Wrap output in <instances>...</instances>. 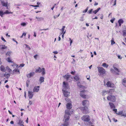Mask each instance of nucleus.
<instances>
[{
	"instance_id": "obj_1",
	"label": "nucleus",
	"mask_w": 126,
	"mask_h": 126,
	"mask_svg": "<svg viewBox=\"0 0 126 126\" xmlns=\"http://www.w3.org/2000/svg\"><path fill=\"white\" fill-rule=\"evenodd\" d=\"M67 108V110L65 111L64 119L65 120L64 124L63 125V126H68L69 124L68 121L69 119V116L70 115V110L72 108V105L71 104L68 103L66 104Z\"/></svg>"
},
{
	"instance_id": "obj_2",
	"label": "nucleus",
	"mask_w": 126,
	"mask_h": 126,
	"mask_svg": "<svg viewBox=\"0 0 126 126\" xmlns=\"http://www.w3.org/2000/svg\"><path fill=\"white\" fill-rule=\"evenodd\" d=\"M107 99L108 100L113 102H114L116 100V97L114 95H110L107 97Z\"/></svg>"
},
{
	"instance_id": "obj_3",
	"label": "nucleus",
	"mask_w": 126,
	"mask_h": 126,
	"mask_svg": "<svg viewBox=\"0 0 126 126\" xmlns=\"http://www.w3.org/2000/svg\"><path fill=\"white\" fill-rule=\"evenodd\" d=\"M81 110L83 113L87 114L89 112L88 109L86 106L81 107Z\"/></svg>"
},
{
	"instance_id": "obj_4",
	"label": "nucleus",
	"mask_w": 126,
	"mask_h": 126,
	"mask_svg": "<svg viewBox=\"0 0 126 126\" xmlns=\"http://www.w3.org/2000/svg\"><path fill=\"white\" fill-rule=\"evenodd\" d=\"M81 119L85 122H88L90 120L89 116L88 115H84L81 118Z\"/></svg>"
},
{
	"instance_id": "obj_5",
	"label": "nucleus",
	"mask_w": 126,
	"mask_h": 126,
	"mask_svg": "<svg viewBox=\"0 0 126 126\" xmlns=\"http://www.w3.org/2000/svg\"><path fill=\"white\" fill-rule=\"evenodd\" d=\"M98 71L100 75H103L105 74V69L102 67H98Z\"/></svg>"
},
{
	"instance_id": "obj_6",
	"label": "nucleus",
	"mask_w": 126,
	"mask_h": 126,
	"mask_svg": "<svg viewBox=\"0 0 126 126\" xmlns=\"http://www.w3.org/2000/svg\"><path fill=\"white\" fill-rule=\"evenodd\" d=\"M63 90H66L69 88V86L68 83H65L64 81L63 82Z\"/></svg>"
},
{
	"instance_id": "obj_7",
	"label": "nucleus",
	"mask_w": 126,
	"mask_h": 126,
	"mask_svg": "<svg viewBox=\"0 0 126 126\" xmlns=\"http://www.w3.org/2000/svg\"><path fill=\"white\" fill-rule=\"evenodd\" d=\"M1 3L3 6L6 7L7 9H8V2L6 0L1 1Z\"/></svg>"
},
{
	"instance_id": "obj_8",
	"label": "nucleus",
	"mask_w": 126,
	"mask_h": 126,
	"mask_svg": "<svg viewBox=\"0 0 126 126\" xmlns=\"http://www.w3.org/2000/svg\"><path fill=\"white\" fill-rule=\"evenodd\" d=\"M87 92V91L84 90H82L80 91V96L84 98H86V95L85 94V93Z\"/></svg>"
},
{
	"instance_id": "obj_9",
	"label": "nucleus",
	"mask_w": 126,
	"mask_h": 126,
	"mask_svg": "<svg viewBox=\"0 0 126 126\" xmlns=\"http://www.w3.org/2000/svg\"><path fill=\"white\" fill-rule=\"evenodd\" d=\"M89 103V101L87 99L84 100L82 101V105L83 106H84V107L88 105Z\"/></svg>"
},
{
	"instance_id": "obj_10",
	"label": "nucleus",
	"mask_w": 126,
	"mask_h": 126,
	"mask_svg": "<svg viewBox=\"0 0 126 126\" xmlns=\"http://www.w3.org/2000/svg\"><path fill=\"white\" fill-rule=\"evenodd\" d=\"M106 85L108 87H113L114 86V84L111 83L110 81H108L106 83Z\"/></svg>"
},
{
	"instance_id": "obj_11",
	"label": "nucleus",
	"mask_w": 126,
	"mask_h": 126,
	"mask_svg": "<svg viewBox=\"0 0 126 126\" xmlns=\"http://www.w3.org/2000/svg\"><path fill=\"white\" fill-rule=\"evenodd\" d=\"M64 95L65 97H67L69 96L70 93L66 90H63Z\"/></svg>"
},
{
	"instance_id": "obj_12",
	"label": "nucleus",
	"mask_w": 126,
	"mask_h": 126,
	"mask_svg": "<svg viewBox=\"0 0 126 126\" xmlns=\"http://www.w3.org/2000/svg\"><path fill=\"white\" fill-rule=\"evenodd\" d=\"M33 92L31 91H28V96L30 99H32L33 95Z\"/></svg>"
},
{
	"instance_id": "obj_13",
	"label": "nucleus",
	"mask_w": 126,
	"mask_h": 126,
	"mask_svg": "<svg viewBox=\"0 0 126 126\" xmlns=\"http://www.w3.org/2000/svg\"><path fill=\"white\" fill-rule=\"evenodd\" d=\"M40 87L39 86H35L33 88V92H38L39 90Z\"/></svg>"
},
{
	"instance_id": "obj_14",
	"label": "nucleus",
	"mask_w": 126,
	"mask_h": 126,
	"mask_svg": "<svg viewBox=\"0 0 126 126\" xmlns=\"http://www.w3.org/2000/svg\"><path fill=\"white\" fill-rule=\"evenodd\" d=\"M109 104L110 106L111 109H113L115 108V107L114 104L112 103L109 102Z\"/></svg>"
},
{
	"instance_id": "obj_15",
	"label": "nucleus",
	"mask_w": 126,
	"mask_h": 126,
	"mask_svg": "<svg viewBox=\"0 0 126 126\" xmlns=\"http://www.w3.org/2000/svg\"><path fill=\"white\" fill-rule=\"evenodd\" d=\"M35 73L34 72H32L30 74H27V77L28 78H31V77L33 76L34 75Z\"/></svg>"
},
{
	"instance_id": "obj_16",
	"label": "nucleus",
	"mask_w": 126,
	"mask_h": 126,
	"mask_svg": "<svg viewBox=\"0 0 126 126\" xmlns=\"http://www.w3.org/2000/svg\"><path fill=\"white\" fill-rule=\"evenodd\" d=\"M70 75H65L63 77L66 80H68L70 78Z\"/></svg>"
},
{
	"instance_id": "obj_17",
	"label": "nucleus",
	"mask_w": 126,
	"mask_h": 126,
	"mask_svg": "<svg viewBox=\"0 0 126 126\" xmlns=\"http://www.w3.org/2000/svg\"><path fill=\"white\" fill-rule=\"evenodd\" d=\"M24 123L23 122V121L22 120H21L20 119L19 120V122L17 123V124L20 125V126H24L23 124Z\"/></svg>"
},
{
	"instance_id": "obj_18",
	"label": "nucleus",
	"mask_w": 126,
	"mask_h": 126,
	"mask_svg": "<svg viewBox=\"0 0 126 126\" xmlns=\"http://www.w3.org/2000/svg\"><path fill=\"white\" fill-rule=\"evenodd\" d=\"M118 22L119 26H121V24L123 23L124 21L122 19H120L118 20Z\"/></svg>"
},
{
	"instance_id": "obj_19",
	"label": "nucleus",
	"mask_w": 126,
	"mask_h": 126,
	"mask_svg": "<svg viewBox=\"0 0 126 126\" xmlns=\"http://www.w3.org/2000/svg\"><path fill=\"white\" fill-rule=\"evenodd\" d=\"M114 91V89H110L109 91H108V93H110V94H112Z\"/></svg>"
},
{
	"instance_id": "obj_20",
	"label": "nucleus",
	"mask_w": 126,
	"mask_h": 126,
	"mask_svg": "<svg viewBox=\"0 0 126 126\" xmlns=\"http://www.w3.org/2000/svg\"><path fill=\"white\" fill-rule=\"evenodd\" d=\"M44 78L43 77H41L39 79V80L40 81V83L43 82L44 81Z\"/></svg>"
},
{
	"instance_id": "obj_21",
	"label": "nucleus",
	"mask_w": 126,
	"mask_h": 126,
	"mask_svg": "<svg viewBox=\"0 0 126 126\" xmlns=\"http://www.w3.org/2000/svg\"><path fill=\"white\" fill-rule=\"evenodd\" d=\"M0 69L1 71L3 72H5L6 70L4 67L2 65H1L0 66Z\"/></svg>"
},
{
	"instance_id": "obj_22",
	"label": "nucleus",
	"mask_w": 126,
	"mask_h": 126,
	"mask_svg": "<svg viewBox=\"0 0 126 126\" xmlns=\"http://www.w3.org/2000/svg\"><path fill=\"white\" fill-rule=\"evenodd\" d=\"M107 94H108V91L104 90L102 92V95H105Z\"/></svg>"
},
{
	"instance_id": "obj_23",
	"label": "nucleus",
	"mask_w": 126,
	"mask_h": 126,
	"mask_svg": "<svg viewBox=\"0 0 126 126\" xmlns=\"http://www.w3.org/2000/svg\"><path fill=\"white\" fill-rule=\"evenodd\" d=\"M0 46L2 47L0 48L1 49H5L7 48V47L5 46V45H0Z\"/></svg>"
},
{
	"instance_id": "obj_24",
	"label": "nucleus",
	"mask_w": 126,
	"mask_h": 126,
	"mask_svg": "<svg viewBox=\"0 0 126 126\" xmlns=\"http://www.w3.org/2000/svg\"><path fill=\"white\" fill-rule=\"evenodd\" d=\"M123 84L126 87V79H123L122 82Z\"/></svg>"
},
{
	"instance_id": "obj_25",
	"label": "nucleus",
	"mask_w": 126,
	"mask_h": 126,
	"mask_svg": "<svg viewBox=\"0 0 126 126\" xmlns=\"http://www.w3.org/2000/svg\"><path fill=\"white\" fill-rule=\"evenodd\" d=\"M41 71L42 69H41L40 67H39L38 69L36 70L35 71V72L36 73H40L41 72Z\"/></svg>"
},
{
	"instance_id": "obj_26",
	"label": "nucleus",
	"mask_w": 126,
	"mask_h": 126,
	"mask_svg": "<svg viewBox=\"0 0 126 126\" xmlns=\"http://www.w3.org/2000/svg\"><path fill=\"white\" fill-rule=\"evenodd\" d=\"M113 67L114 68V69L115 71H116V72H120V70L118 69L115 67L114 65H113Z\"/></svg>"
},
{
	"instance_id": "obj_27",
	"label": "nucleus",
	"mask_w": 126,
	"mask_h": 126,
	"mask_svg": "<svg viewBox=\"0 0 126 126\" xmlns=\"http://www.w3.org/2000/svg\"><path fill=\"white\" fill-rule=\"evenodd\" d=\"M74 79L77 81H78L80 79L79 77L77 76H75L74 77Z\"/></svg>"
},
{
	"instance_id": "obj_28",
	"label": "nucleus",
	"mask_w": 126,
	"mask_h": 126,
	"mask_svg": "<svg viewBox=\"0 0 126 126\" xmlns=\"http://www.w3.org/2000/svg\"><path fill=\"white\" fill-rule=\"evenodd\" d=\"M4 76L6 77L7 79H8L10 77L9 74H6V73H5L4 75Z\"/></svg>"
},
{
	"instance_id": "obj_29",
	"label": "nucleus",
	"mask_w": 126,
	"mask_h": 126,
	"mask_svg": "<svg viewBox=\"0 0 126 126\" xmlns=\"http://www.w3.org/2000/svg\"><path fill=\"white\" fill-rule=\"evenodd\" d=\"M15 72H18L19 73V74L20 72H19V69H15L13 71V73H14Z\"/></svg>"
},
{
	"instance_id": "obj_30",
	"label": "nucleus",
	"mask_w": 126,
	"mask_h": 126,
	"mask_svg": "<svg viewBox=\"0 0 126 126\" xmlns=\"http://www.w3.org/2000/svg\"><path fill=\"white\" fill-rule=\"evenodd\" d=\"M41 71L42 72V75H44L45 73V69L44 68H42V71Z\"/></svg>"
},
{
	"instance_id": "obj_31",
	"label": "nucleus",
	"mask_w": 126,
	"mask_h": 126,
	"mask_svg": "<svg viewBox=\"0 0 126 126\" xmlns=\"http://www.w3.org/2000/svg\"><path fill=\"white\" fill-rule=\"evenodd\" d=\"M36 18L37 19V20L38 21H40L42 20H43L44 19V18L42 17H36Z\"/></svg>"
},
{
	"instance_id": "obj_32",
	"label": "nucleus",
	"mask_w": 126,
	"mask_h": 126,
	"mask_svg": "<svg viewBox=\"0 0 126 126\" xmlns=\"http://www.w3.org/2000/svg\"><path fill=\"white\" fill-rule=\"evenodd\" d=\"M102 66L104 67L107 68L108 67V65L107 64L105 63H104L102 64Z\"/></svg>"
},
{
	"instance_id": "obj_33",
	"label": "nucleus",
	"mask_w": 126,
	"mask_h": 126,
	"mask_svg": "<svg viewBox=\"0 0 126 126\" xmlns=\"http://www.w3.org/2000/svg\"><path fill=\"white\" fill-rule=\"evenodd\" d=\"M79 82H78V83H77V84H78V83H79ZM78 86H79V87L80 88H85V86H82L81 85H78Z\"/></svg>"
},
{
	"instance_id": "obj_34",
	"label": "nucleus",
	"mask_w": 126,
	"mask_h": 126,
	"mask_svg": "<svg viewBox=\"0 0 126 126\" xmlns=\"http://www.w3.org/2000/svg\"><path fill=\"white\" fill-rule=\"evenodd\" d=\"M4 14H12L13 13L12 12H9L8 10H6L5 12H4Z\"/></svg>"
},
{
	"instance_id": "obj_35",
	"label": "nucleus",
	"mask_w": 126,
	"mask_h": 126,
	"mask_svg": "<svg viewBox=\"0 0 126 126\" xmlns=\"http://www.w3.org/2000/svg\"><path fill=\"white\" fill-rule=\"evenodd\" d=\"M4 15V12L0 11V16L1 17H2Z\"/></svg>"
},
{
	"instance_id": "obj_36",
	"label": "nucleus",
	"mask_w": 126,
	"mask_h": 126,
	"mask_svg": "<svg viewBox=\"0 0 126 126\" xmlns=\"http://www.w3.org/2000/svg\"><path fill=\"white\" fill-rule=\"evenodd\" d=\"M93 11V10L92 9L88 11V13L89 14H91Z\"/></svg>"
},
{
	"instance_id": "obj_37",
	"label": "nucleus",
	"mask_w": 126,
	"mask_h": 126,
	"mask_svg": "<svg viewBox=\"0 0 126 126\" xmlns=\"http://www.w3.org/2000/svg\"><path fill=\"white\" fill-rule=\"evenodd\" d=\"M6 69L9 72H10L12 71L11 69L8 66H7L6 67Z\"/></svg>"
},
{
	"instance_id": "obj_38",
	"label": "nucleus",
	"mask_w": 126,
	"mask_h": 126,
	"mask_svg": "<svg viewBox=\"0 0 126 126\" xmlns=\"http://www.w3.org/2000/svg\"><path fill=\"white\" fill-rule=\"evenodd\" d=\"M27 24L25 22H23L21 24V25L23 26H26Z\"/></svg>"
},
{
	"instance_id": "obj_39",
	"label": "nucleus",
	"mask_w": 126,
	"mask_h": 126,
	"mask_svg": "<svg viewBox=\"0 0 126 126\" xmlns=\"http://www.w3.org/2000/svg\"><path fill=\"white\" fill-rule=\"evenodd\" d=\"M123 113V111H119L117 113H116V114H117L118 115H122V114Z\"/></svg>"
},
{
	"instance_id": "obj_40",
	"label": "nucleus",
	"mask_w": 126,
	"mask_h": 126,
	"mask_svg": "<svg viewBox=\"0 0 126 126\" xmlns=\"http://www.w3.org/2000/svg\"><path fill=\"white\" fill-rule=\"evenodd\" d=\"M123 35L124 36H126V30H124L123 32Z\"/></svg>"
},
{
	"instance_id": "obj_41",
	"label": "nucleus",
	"mask_w": 126,
	"mask_h": 126,
	"mask_svg": "<svg viewBox=\"0 0 126 126\" xmlns=\"http://www.w3.org/2000/svg\"><path fill=\"white\" fill-rule=\"evenodd\" d=\"M7 61L8 62H9V63L12 62L10 58H9V57L8 58H7Z\"/></svg>"
},
{
	"instance_id": "obj_42",
	"label": "nucleus",
	"mask_w": 126,
	"mask_h": 126,
	"mask_svg": "<svg viewBox=\"0 0 126 126\" xmlns=\"http://www.w3.org/2000/svg\"><path fill=\"white\" fill-rule=\"evenodd\" d=\"M11 52H7V53L6 54V56H10V54H11Z\"/></svg>"
},
{
	"instance_id": "obj_43",
	"label": "nucleus",
	"mask_w": 126,
	"mask_h": 126,
	"mask_svg": "<svg viewBox=\"0 0 126 126\" xmlns=\"http://www.w3.org/2000/svg\"><path fill=\"white\" fill-rule=\"evenodd\" d=\"M65 26H63L62 28V30H61L62 31V33H63V32H64V28H65Z\"/></svg>"
},
{
	"instance_id": "obj_44",
	"label": "nucleus",
	"mask_w": 126,
	"mask_h": 126,
	"mask_svg": "<svg viewBox=\"0 0 126 126\" xmlns=\"http://www.w3.org/2000/svg\"><path fill=\"white\" fill-rule=\"evenodd\" d=\"M88 7H87V8L84 10H83V13H86L87 12L88 10Z\"/></svg>"
},
{
	"instance_id": "obj_45",
	"label": "nucleus",
	"mask_w": 126,
	"mask_h": 126,
	"mask_svg": "<svg viewBox=\"0 0 126 126\" xmlns=\"http://www.w3.org/2000/svg\"><path fill=\"white\" fill-rule=\"evenodd\" d=\"M79 20L81 21H83L84 20L83 16H82L80 18Z\"/></svg>"
},
{
	"instance_id": "obj_46",
	"label": "nucleus",
	"mask_w": 126,
	"mask_h": 126,
	"mask_svg": "<svg viewBox=\"0 0 126 126\" xmlns=\"http://www.w3.org/2000/svg\"><path fill=\"white\" fill-rule=\"evenodd\" d=\"M24 65H25V64L24 63L21 64H20V66L18 67V68H19L20 67H23L24 66Z\"/></svg>"
},
{
	"instance_id": "obj_47",
	"label": "nucleus",
	"mask_w": 126,
	"mask_h": 126,
	"mask_svg": "<svg viewBox=\"0 0 126 126\" xmlns=\"http://www.w3.org/2000/svg\"><path fill=\"white\" fill-rule=\"evenodd\" d=\"M25 45L26 46V47H27L29 49H30L31 48L30 47L28 46V45H27V44H25Z\"/></svg>"
},
{
	"instance_id": "obj_48",
	"label": "nucleus",
	"mask_w": 126,
	"mask_h": 126,
	"mask_svg": "<svg viewBox=\"0 0 126 126\" xmlns=\"http://www.w3.org/2000/svg\"><path fill=\"white\" fill-rule=\"evenodd\" d=\"M38 55L36 54L34 56H33L35 60H37V57L38 56Z\"/></svg>"
},
{
	"instance_id": "obj_49",
	"label": "nucleus",
	"mask_w": 126,
	"mask_h": 126,
	"mask_svg": "<svg viewBox=\"0 0 126 126\" xmlns=\"http://www.w3.org/2000/svg\"><path fill=\"white\" fill-rule=\"evenodd\" d=\"M1 39L4 41V42H6V41L5 40V39H4V38H3V37L2 36L1 38Z\"/></svg>"
},
{
	"instance_id": "obj_50",
	"label": "nucleus",
	"mask_w": 126,
	"mask_h": 126,
	"mask_svg": "<svg viewBox=\"0 0 126 126\" xmlns=\"http://www.w3.org/2000/svg\"><path fill=\"white\" fill-rule=\"evenodd\" d=\"M115 43V42L114 40H111V44L112 45H113Z\"/></svg>"
},
{
	"instance_id": "obj_51",
	"label": "nucleus",
	"mask_w": 126,
	"mask_h": 126,
	"mask_svg": "<svg viewBox=\"0 0 126 126\" xmlns=\"http://www.w3.org/2000/svg\"><path fill=\"white\" fill-rule=\"evenodd\" d=\"M110 71L113 73H114L115 72V70L112 69H110Z\"/></svg>"
},
{
	"instance_id": "obj_52",
	"label": "nucleus",
	"mask_w": 126,
	"mask_h": 126,
	"mask_svg": "<svg viewBox=\"0 0 126 126\" xmlns=\"http://www.w3.org/2000/svg\"><path fill=\"white\" fill-rule=\"evenodd\" d=\"M115 19V18H114L113 19H111L110 20V21L112 23H113V21Z\"/></svg>"
},
{
	"instance_id": "obj_53",
	"label": "nucleus",
	"mask_w": 126,
	"mask_h": 126,
	"mask_svg": "<svg viewBox=\"0 0 126 126\" xmlns=\"http://www.w3.org/2000/svg\"><path fill=\"white\" fill-rule=\"evenodd\" d=\"M69 40H70V45H71V44L72 43V41L70 38H69Z\"/></svg>"
},
{
	"instance_id": "obj_54",
	"label": "nucleus",
	"mask_w": 126,
	"mask_h": 126,
	"mask_svg": "<svg viewBox=\"0 0 126 126\" xmlns=\"http://www.w3.org/2000/svg\"><path fill=\"white\" fill-rule=\"evenodd\" d=\"M118 57L119 59H121L122 58L121 57V56L120 55H118Z\"/></svg>"
},
{
	"instance_id": "obj_55",
	"label": "nucleus",
	"mask_w": 126,
	"mask_h": 126,
	"mask_svg": "<svg viewBox=\"0 0 126 126\" xmlns=\"http://www.w3.org/2000/svg\"><path fill=\"white\" fill-rule=\"evenodd\" d=\"M113 110L116 113L117 111V110L116 109H114Z\"/></svg>"
},
{
	"instance_id": "obj_56",
	"label": "nucleus",
	"mask_w": 126,
	"mask_h": 126,
	"mask_svg": "<svg viewBox=\"0 0 126 126\" xmlns=\"http://www.w3.org/2000/svg\"><path fill=\"white\" fill-rule=\"evenodd\" d=\"M116 0H115L114 2V4L113 5V6L115 5H116Z\"/></svg>"
},
{
	"instance_id": "obj_57",
	"label": "nucleus",
	"mask_w": 126,
	"mask_h": 126,
	"mask_svg": "<svg viewBox=\"0 0 126 126\" xmlns=\"http://www.w3.org/2000/svg\"><path fill=\"white\" fill-rule=\"evenodd\" d=\"M10 123L11 124H14V122L13 121H11Z\"/></svg>"
},
{
	"instance_id": "obj_58",
	"label": "nucleus",
	"mask_w": 126,
	"mask_h": 126,
	"mask_svg": "<svg viewBox=\"0 0 126 126\" xmlns=\"http://www.w3.org/2000/svg\"><path fill=\"white\" fill-rule=\"evenodd\" d=\"M48 30V29H43L41 30H45V31H46V30Z\"/></svg>"
},
{
	"instance_id": "obj_59",
	"label": "nucleus",
	"mask_w": 126,
	"mask_h": 126,
	"mask_svg": "<svg viewBox=\"0 0 126 126\" xmlns=\"http://www.w3.org/2000/svg\"><path fill=\"white\" fill-rule=\"evenodd\" d=\"M93 12L95 14H96L97 13V12H96L95 10L94 11H93Z\"/></svg>"
},
{
	"instance_id": "obj_60",
	"label": "nucleus",
	"mask_w": 126,
	"mask_h": 126,
	"mask_svg": "<svg viewBox=\"0 0 126 126\" xmlns=\"http://www.w3.org/2000/svg\"><path fill=\"white\" fill-rule=\"evenodd\" d=\"M33 35L35 37H36V32H34V34Z\"/></svg>"
},
{
	"instance_id": "obj_61",
	"label": "nucleus",
	"mask_w": 126,
	"mask_h": 126,
	"mask_svg": "<svg viewBox=\"0 0 126 126\" xmlns=\"http://www.w3.org/2000/svg\"><path fill=\"white\" fill-rule=\"evenodd\" d=\"M29 104L30 105L32 104V102L31 101H30L29 103Z\"/></svg>"
},
{
	"instance_id": "obj_62",
	"label": "nucleus",
	"mask_w": 126,
	"mask_h": 126,
	"mask_svg": "<svg viewBox=\"0 0 126 126\" xmlns=\"http://www.w3.org/2000/svg\"><path fill=\"white\" fill-rule=\"evenodd\" d=\"M28 118H27V119L26 120V122L27 123H28Z\"/></svg>"
},
{
	"instance_id": "obj_63",
	"label": "nucleus",
	"mask_w": 126,
	"mask_h": 126,
	"mask_svg": "<svg viewBox=\"0 0 126 126\" xmlns=\"http://www.w3.org/2000/svg\"><path fill=\"white\" fill-rule=\"evenodd\" d=\"M75 72V71L74 72L72 71L71 72V73L72 74L74 75Z\"/></svg>"
},
{
	"instance_id": "obj_64",
	"label": "nucleus",
	"mask_w": 126,
	"mask_h": 126,
	"mask_svg": "<svg viewBox=\"0 0 126 126\" xmlns=\"http://www.w3.org/2000/svg\"><path fill=\"white\" fill-rule=\"evenodd\" d=\"M23 36H25L26 35V33H23L22 34Z\"/></svg>"
}]
</instances>
